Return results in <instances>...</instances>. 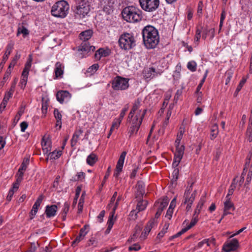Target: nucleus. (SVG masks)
I'll list each match as a JSON object with an SVG mask.
<instances>
[{"instance_id":"7","label":"nucleus","mask_w":252,"mask_h":252,"mask_svg":"<svg viewBox=\"0 0 252 252\" xmlns=\"http://www.w3.org/2000/svg\"><path fill=\"white\" fill-rule=\"evenodd\" d=\"M185 121V120H184L183 123L179 128V132L177 135L176 139L175 142L176 147L175 158H182L184 153L185 147L183 145L181 144L180 143L185 131V127L184 126Z\"/></svg>"},{"instance_id":"46","label":"nucleus","mask_w":252,"mask_h":252,"mask_svg":"<svg viewBox=\"0 0 252 252\" xmlns=\"http://www.w3.org/2000/svg\"><path fill=\"white\" fill-rule=\"evenodd\" d=\"M169 227V224L166 223L164 225L162 230L158 234V237L160 239L163 237L164 234L167 232Z\"/></svg>"},{"instance_id":"63","label":"nucleus","mask_w":252,"mask_h":252,"mask_svg":"<svg viewBox=\"0 0 252 252\" xmlns=\"http://www.w3.org/2000/svg\"><path fill=\"white\" fill-rule=\"evenodd\" d=\"M12 95H13V93H12L9 91H7L5 93V94L4 95L3 99L8 101L9 99L11 97H12Z\"/></svg>"},{"instance_id":"9","label":"nucleus","mask_w":252,"mask_h":252,"mask_svg":"<svg viewBox=\"0 0 252 252\" xmlns=\"http://www.w3.org/2000/svg\"><path fill=\"white\" fill-rule=\"evenodd\" d=\"M129 79L116 76L112 81V88L116 91L126 90L129 87Z\"/></svg>"},{"instance_id":"24","label":"nucleus","mask_w":252,"mask_h":252,"mask_svg":"<svg viewBox=\"0 0 252 252\" xmlns=\"http://www.w3.org/2000/svg\"><path fill=\"white\" fill-rule=\"evenodd\" d=\"M247 137L249 142L252 141V111L249 118V123L247 130Z\"/></svg>"},{"instance_id":"49","label":"nucleus","mask_w":252,"mask_h":252,"mask_svg":"<svg viewBox=\"0 0 252 252\" xmlns=\"http://www.w3.org/2000/svg\"><path fill=\"white\" fill-rule=\"evenodd\" d=\"M246 81H247V78H243V79H242V80L239 83V84L238 85V87H237V89L236 90V91L235 92V94H236L241 90L242 88L243 87V86H244V85L246 83Z\"/></svg>"},{"instance_id":"60","label":"nucleus","mask_w":252,"mask_h":252,"mask_svg":"<svg viewBox=\"0 0 252 252\" xmlns=\"http://www.w3.org/2000/svg\"><path fill=\"white\" fill-rule=\"evenodd\" d=\"M97 158H87V163L93 166L97 161Z\"/></svg>"},{"instance_id":"13","label":"nucleus","mask_w":252,"mask_h":252,"mask_svg":"<svg viewBox=\"0 0 252 252\" xmlns=\"http://www.w3.org/2000/svg\"><path fill=\"white\" fill-rule=\"evenodd\" d=\"M90 11V6L87 2L80 3L75 10L76 16L79 18H84L89 16Z\"/></svg>"},{"instance_id":"2","label":"nucleus","mask_w":252,"mask_h":252,"mask_svg":"<svg viewBox=\"0 0 252 252\" xmlns=\"http://www.w3.org/2000/svg\"><path fill=\"white\" fill-rule=\"evenodd\" d=\"M143 43L146 48H155L159 41L158 32L151 25L145 26L142 30Z\"/></svg>"},{"instance_id":"61","label":"nucleus","mask_w":252,"mask_h":252,"mask_svg":"<svg viewBox=\"0 0 252 252\" xmlns=\"http://www.w3.org/2000/svg\"><path fill=\"white\" fill-rule=\"evenodd\" d=\"M105 215V211L104 210L101 211L99 213V215L97 216V220L100 223L102 222L103 221V218Z\"/></svg>"},{"instance_id":"53","label":"nucleus","mask_w":252,"mask_h":252,"mask_svg":"<svg viewBox=\"0 0 252 252\" xmlns=\"http://www.w3.org/2000/svg\"><path fill=\"white\" fill-rule=\"evenodd\" d=\"M54 115L56 120H62V115L58 109H55L54 110Z\"/></svg>"},{"instance_id":"31","label":"nucleus","mask_w":252,"mask_h":252,"mask_svg":"<svg viewBox=\"0 0 252 252\" xmlns=\"http://www.w3.org/2000/svg\"><path fill=\"white\" fill-rule=\"evenodd\" d=\"M82 131L81 130H77L74 132L71 140V144L72 147L76 145L79 137L82 135Z\"/></svg>"},{"instance_id":"59","label":"nucleus","mask_w":252,"mask_h":252,"mask_svg":"<svg viewBox=\"0 0 252 252\" xmlns=\"http://www.w3.org/2000/svg\"><path fill=\"white\" fill-rule=\"evenodd\" d=\"M28 124L26 122H23L20 124L21 131L22 132H25V130L28 127Z\"/></svg>"},{"instance_id":"42","label":"nucleus","mask_w":252,"mask_h":252,"mask_svg":"<svg viewBox=\"0 0 252 252\" xmlns=\"http://www.w3.org/2000/svg\"><path fill=\"white\" fill-rule=\"evenodd\" d=\"M235 179H234L233 180V183H232V184L231 185V186L230 187V189L228 190V193H227V195L226 196V199H230V196L232 195V194L233 193L234 190L236 188V186L234 183L235 182Z\"/></svg>"},{"instance_id":"18","label":"nucleus","mask_w":252,"mask_h":252,"mask_svg":"<svg viewBox=\"0 0 252 252\" xmlns=\"http://www.w3.org/2000/svg\"><path fill=\"white\" fill-rule=\"evenodd\" d=\"M144 76L146 79H151L158 75H160V72H157L155 69L153 67L145 69L144 72Z\"/></svg>"},{"instance_id":"10","label":"nucleus","mask_w":252,"mask_h":252,"mask_svg":"<svg viewBox=\"0 0 252 252\" xmlns=\"http://www.w3.org/2000/svg\"><path fill=\"white\" fill-rule=\"evenodd\" d=\"M141 8L145 11L152 12L159 6V0H139Z\"/></svg>"},{"instance_id":"12","label":"nucleus","mask_w":252,"mask_h":252,"mask_svg":"<svg viewBox=\"0 0 252 252\" xmlns=\"http://www.w3.org/2000/svg\"><path fill=\"white\" fill-rule=\"evenodd\" d=\"M198 215L196 214H193L192 219L189 223V221L187 220H186L183 222V225L184 226V228H183L181 231L178 232L175 235L170 237L169 238L170 240H172L173 239L177 238L182 234H184L186 232H187L188 230L190 229L192 226H193L198 221Z\"/></svg>"},{"instance_id":"52","label":"nucleus","mask_w":252,"mask_h":252,"mask_svg":"<svg viewBox=\"0 0 252 252\" xmlns=\"http://www.w3.org/2000/svg\"><path fill=\"white\" fill-rule=\"evenodd\" d=\"M249 169L250 171H252V158H248L245 164V167L244 170Z\"/></svg>"},{"instance_id":"40","label":"nucleus","mask_w":252,"mask_h":252,"mask_svg":"<svg viewBox=\"0 0 252 252\" xmlns=\"http://www.w3.org/2000/svg\"><path fill=\"white\" fill-rule=\"evenodd\" d=\"M20 34H22L24 37H25L26 35L29 34V31L28 29L22 26L19 27L17 31V35H19Z\"/></svg>"},{"instance_id":"26","label":"nucleus","mask_w":252,"mask_h":252,"mask_svg":"<svg viewBox=\"0 0 252 252\" xmlns=\"http://www.w3.org/2000/svg\"><path fill=\"white\" fill-rule=\"evenodd\" d=\"M63 66L61 63L57 62L56 63L55 73L56 78L62 77V75L63 74Z\"/></svg>"},{"instance_id":"21","label":"nucleus","mask_w":252,"mask_h":252,"mask_svg":"<svg viewBox=\"0 0 252 252\" xmlns=\"http://www.w3.org/2000/svg\"><path fill=\"white\" fill-rule=\"evenodd\" d=\"M115 214V213L114 212H111L110 214L109 219L107 221L108 227L105 231V233L107 234L109 233L116 220V217L114 216Z\"/></svg>"},{"instance_id":"44","label":"nucleus","mask_w":252,"mask_h":252,"mask_svg":"<svg viewBox=\"0 0 252 252\" xmlns=\"http://www.w3.org/2000/svg\"><path fill=\"white\" fill-rule=\"evenodd\" d=\"M30 162L29 159L27 158L25 160H24L23 162L22 163L19 170L22 171L23 172H25L27 168L28 165H29Z\"/></svg>"},{"instance_id":"25","label":"nucleus","mask_w":252,"mask_h":252,"mask_svg":"<svg viewBox=\"0 0 252 252\" xmlns=\"http://www.w3.org/2000/svg\"><path fill=\"white\" fill-rule=\"evenodd\" d=\"M136 189L137 190V196H139V197L142 196L145 193L144 183L141 181H138L136 186Z\"/></svg>"},{"instance_id":"57","label":"nucleus","mask_w":252,"mask_h":252,"mask_svg":"<svg viewBox=\"0 0 252 252\" xmlns=\"http://www.w3.org/2000/svg\"><path fill=\"white\" fill-rule=\"evenodd\" d=\"M117 196V192L116 191L114 193V194L111 199L110 202L108 205L109 208H111L113 206V205L114 204L115 201L116 200Z\"/></svg>"},{"instance_id":"19","label":"nucleus","mask_w":252,"mask_h":252,"mask_svg":"<svg viewBox=\"0 0 252 252\" xmlns=\"http://www.w3.org/2000/svg\"><path fill=\"white\" fill-rule=\"evenodd\" d=\"M58 207L56 205L47 206L46 207L45 214L47 218L54 217L56 215Z\"/></svg>"},{"instance_id":"37","label":"nucleus","mask_w":252,"mask_h":252,"mask_svg":"<svg viewBox=\"0 0 252 252\" xmlns=\"http://www.w3.org/2000/svg\"><path fill=\"white\" fill-rule=\"evenodd\" d=\"M157 223L156 220L153 219L150 220L149 222L147 223L146 226L145 227L144 230L147 232H150L152 228L154 227V226Z\"/></svg>"},{"instance_id":"50","label":"nucleus","mask_w":252,"mask_h":252,"mask_svg":"<svg viewBox=\"0 0 252 252\" xmlns=\"http://www.w3.org/2000/svg\"><path fill=\"white\" fill-rule=\"evenodd\" d=\"M47 109H48V105H47V101L43 102L42 104V108H41L42 113V117H45L46 114L47 112Z\"/></svg>"},{"instance_id":"62","label":"nucleus","mask_w":252,"mask_h":252,"mask_svg":"<svg viewBox=\"0 0 252 252\" xmlns=\"http://www.w3.org/2000/svg\"><path fill=\"white\" fill-rule=\"evenodd\" d=\"M173 213V210L168 208L167 211L166 215H165V218H166L168 220H170L171 218H172Z\"/></svg>"},{"instance_id":"38","label":"nucleus","mask_w":252,"mask_h":252,"mask_svg":"<svg viewBox=\"0 0 252 252\" xmlns=\"http://www.w3.org/2000/svg\"><path fill=\"white\" fill-rule=\"evenodd\" d=\"M218 126L217 125L215 124L212 126L211 129V139L215 138L218 134Z\"/></svg>"},{"instance_id":"27","label":"nucleus","mask_w":252,"mask_h":252,"mask_svg":"<svg viewBox=\"0 0 252 252\" xmlns=\"http://www.w3.org/2000/svg\"><path fill=\"white\" fill-rule=\"evenodd\" d=\"M14 45L13 42H10L7 45L6 51L3 57V62H5L8 58L9 55L13 49Z\"/></svg>"},{"instance_id":"5","label":"nucleus","mask_w":252,"mask_h":252,"mask_svg":"<svg viewBox=\"0 0 252 252\" xmlns=\"http://www.w3.org/2000/svg\"><path fill=\"white\" fill-rule=\"evenodd\" d=\"M119 44L121 49L129 50L136 45V40L133 34L125 32L121 34L119 39Z\"/></svg>"},{"instance_id":"4","label":"nucleus","mask_w":252,"mask_h":252,"mask_svg":"<svg viewBox=\"0 0 252 252\" xmlns=\"http://www.w3.org/2000/svg\"><path fill=\"white\" fill-rule=\"evenodd\" d=\"M69 8V4L66 1L60 0L52 6L51 14L54 17L63 18L67 16Z\"/></svg>"},{"instance_id":"33","label":"nucleus","mask_w":252,"mask_h":252,"mask_svg":"<svg viewBox=\"0 0 252 252\" xmlns=\"http://www.w3.org/2000/svg\"><path fill=\"white\" fill-rule=\"evenodd\" d=\"M148 202L146 200H142L138 202L136 206V210L138 212L143 211L147 206Z\"/></svg>"},{"instance_id":"14","label":"nucleus","mask_w":252,"mask_h":252,"mask_svg":"<svg viewBox=\"0 0 252 252\" xmlns=\"http://www.w3.org/2000/svg\"><path fill=\"white\" fill-rule=\"evenodd\" d=\"M52 142L50 136L44 135L42 139L41 145L44 155H48L51 150Z\"/></svg>"},{"instance_id":"55","label":"nucleus","mask_w":252,"mask_h":252,"mask_svg":"<svg viewBox=\"0 0 252 252\" xmlns=\"http://www.w3.org/2000/svg\"><path fill=\"white\" fill-rule=\"evenodd\" d=\"M140 249H141V247L140 246V245L136 243V244H134L132 245V246H130L128 248V250L129 251H139V250H140Z\"/></svg>"},{"instance_id":"54","label":"nucleus","mask_w":252,"mask_h":252,"mask_svg":"<svg viewBox=\"0 0 252 252\" xmlns=\"http://www.w3.org/2000/svg\"><path fill=\"white\" fill-rule=\"evenodd\" d=\"M43 196L42 195H40L33 206L38 208L43 200Z\"/></svg>"},{"instance_id":"34","label":"nucleus","mask_w":252,"mask_h":252,"mask_svg":"<svg viewBox=\"0 0 252 252\" xmlns=\"http://www.w3.org/2000/svg\"><path fill=\"white\" fill-rule=\"evenodd\" d=\"M69 204L68 202H65L63 204V210H62L63 213L62 214V217L63 220H65L66 214H67V213L69 211Z\"/></svg>"},{"instance_id":"32","label":"nucleus","mask_w":252,"mask_h":252,"mask_svg":"<svg viewBox=\"0 0 252 252\" xmlns=\"http://www.w3.org/2000/svg\"><path fill=\"white\" fill-rule=\"evenodd\" d=\"M205 202V199L204 197H201L197 203L196 209L194 210V214L199 215L200 211L201 210L202 207Z\"/></svg>"},{"instance_id":"51","label":"nucleus","mask_w":252,"mask_h":252,"mask_svg":"<svg viewBox=\"0 0 252 252\" xmlns=\"http://www.w3.org/2000/svg\"><path fill=\"white\" fill-rule=\"evenodd\" d=\"M128 108H129L128 105V104L126 105L125 106V107L122 110L121 113L120 114V116L119 117V118H120L121 120H123V119L124 118V116L126 115V112L128 110Z\"/></svg>"},{"instance_id":"3","label":"nucleus","mask_w":252,"mask_h":252,"mask_svg":"<svg viewBox=\"0 0 252 252\" xmlns=\"http://www.w3.org/2000/svg\"><path fill=\"white\" fill-rule=\"evenodd\" d=\"M122 15L125 20L130 23L140 21L142 18V11L134 6L125 8L122 12Z\"/></svg>"},{"instance_id":"36","label":"nucleus","mask_w":252,"mask_h":252,"mask_svg":"<svg viewBox=\"0 0 252 252\" xmlns=\"http://www.w3.org/2000/svg\"><path fill=\"white\" fill-rule=\"evenodd\" d=\"M122 120L120 118H115L112 123L111 127V132H112L114 129H118L122 122Z\"/></svg>"},{"instance_id":"45","label":"nucleus","mask_w":252,"mask_h":252,"mask_svg":"<svg viewBox=\"0 0 252 252\" xmlns=\"http://www.w3.org/2000/svg\"><path fill=\"white\" fill-rule=\"evenodd\" d=\"M138 211L136 210H132L129 213L128 219L129 220H134L137 218Z\"/></svg>"},{"instance_id":"48","label":"nucleus","mask_w":252,"mask_h":252,"mask_svg":"<svg viewBox=\"0 0 252 252\" xmlns=\"http://www.w3.org/2000/svg\"><path fill=\"white\" fill-rule=\"evenodd\" d=\"M77 178H74L72 179V181H75L77 180L82 181L83 179H85V173L83 172H80L77 173Z\"/></svg>"},{"instance_id":"30","label":"nucleus","mask_w":252,"mask_h":252,"mask_svg":"<svg viewBox=\"0 0 252 252\" xmlns=\"http://www.w3.org/2000/svg\"><path fill=\"white\" fill-rule=\"evenodd\" d=\"M99 64L98 63H94L93 64L92 66L89 67L86 72L87 76H91L94 74L96 71L99 68Z\"/></svg>"},{"instance_id":"39","label":"nucleus","mask_w":252,"mask_h":252,"mask_svg":"<svg viewBox=\"0 0 252 252\" xmlns=\"http://www.w3.org/2000/svg\"><path fill=\"white\" fill-rule=\"evenodd\" d=\"M24 173V172L20 171V170L18 169V171L15 175V177L16 179L15 181L16 184V186H17L18 184H20V183L23 180Z\"/></svg>"},{"instance_id":"58","label":"nucleus","mask_w":252,"mask_h":252,"mask_svg":"<svg viewBox=\"0 0 252 252\" xmlns=\"http://www.w3.org/2000/svg\"><path fill=\"white\" fill-rule=\"evenodd\" d=\"M38 208L37 207H35L34 206H32V209L30 212V215L31 216V219H32L34 216L37 212Z\"/></svg>"},{"instance_id":"22","label":"nucleus","mask_w":252,"mask_h":252,"mask_svg":"<svg viewBox=\"0 0 252 252\" xmlns=\"http://www.w3.org/2000/svg\"><path fill=\"white\" fill-rule=\"evenodd\" d=\"M109 55V51L108 50H104L100 48L96 51L95 53V59L97 60H99L102 57H107Z\"/></svg>"},{"instance_id":"6","label":"nucleus","mask_w":252,"mask_h":252,"mask_svg":"<svg viewBox=\"0 0 252 252\" xmlns=\"http://www.w3.org/2000/svg\"><path fill=\"white\" fill-rule=\"evenodd\" d=\"M185 121V120H184L183 123L179 128V132L177 135L176 139L175 142L176 147L175 158H182L184 153L185 147L183 145L181 144L180 143L185 131V127L184 126Z\"/></svg>"},{"instance_id":"16","label":"nucleus","mask_w":252,"mask_h":252,"mask_svg":"<svg viewBox=\"0 0 252 252\" xmlns=\"http://www.w3.org/2000/svg\"><path fill=\"white\" fill-rule=\"evenodd\" d=\"M238 247V240L236 239H233L223 246V249L226 252H229L235 250Z\"/></svg>"},{"instance_id":"47","label":"nucleus","mask_w":252,"mask_h":252,"mask_svg":"<svg viewBox=\"0 0 252 252\" xmlns=\"http://www.w3.org/2000/svg\"><path fill=\"white\" fill-rule=\"evenodd\" d=\"M201 31L200 29H197L196 31V34L194 39V43L196 46L198 44V42L201 37Z\"/></svg>"},{"instance_id":"43","label":"nucleus","mask_w":252,"mask_h":252,"mask_svg":"<svg viewBox=\"0 0 252 252\" xmlns=\"http://www.w3.org/2000/svg\"><path fill=\"white\" fill-rule=\"evenodd\" d=\"M196 63L194 61L189 62L187 64L188 68L192 72L196 70Z\"/></svg>"},{"instance_id":"28","label":"nucleus","mask_w":252,"mask_h":252,"mask_svg":"<svg viewBox=\"0 0 252 252\" xmlns=\"http://www.w3.org/2000/svg\"><path fill=\"white\" fill-rule=\"evenodd\" d=\"M93 31L91 30H87L82 32L80 34V38L84 41L89 40L92 36Z\"/></svg>"},{"instance_id":"41","label":"nucleus","mask_w":252,"mask_h":252,"mask_svg":"<svg viewBox=\"0 0 252 252\" xmlns=\"http://www.w3.org/2000/svg\"><path fill=\"white\" fill-rule=\"evenodd\" d=\"M204 242L205 244L209 247H211L212 246L215 245V239L213 237H211L208 239H205Z\"/></svg>"},{"instance_id":"29","label":"nucleus","mask_w":252,"mask_h":252,"mask_svg":"<svg viewBox=\"0 0 252 252\" xmlns=\"http://www.w3.org/2000/svg\"><path fill=\"white\" fill-rule=\"evenodd\" d=\"M168 203V199L167 198H164L161 200H159L156 202V206L158 209L161 210V211L167 206Z\"/></svg>"},{"instance_id":"64","label":"nucleus","mask_w":252,"mask_h":252,"mask_svg":"<svg viewBox=\"0 0 252 252\" xmlns=\"http://www.w3.org/2000/svg\"><path fill=\"white\" fill-rule=\"evenodd\" d=\"M36 250V247L35 244H32L31 247L26 252H35Z\"/></svg>"},{"instance_id":"11","label":"nucleus","mask_w":252,"mask_h":252,"mask_svg":"<svg viewBox=\"0 0 252 252\" xmlns=\"http://www.w3.org/2000/svg\"><path fill=\"white\" fill-rule=\"evenodd\" d=\"M32 55H30L28 61H27L25 67L22 73L20 82L19 85L22 89H24L27 85L28 81L29 71L32 66Z\"/></svg>"},{"instance_id":"8","label":"nucleus","mask_w":252,"mask_h":252,"mask_svg":"<svg viewBox=\"0 0 252 252\" xmlns=\"http://www.w3.org/2000/svg\"><path fill=\"white\" fill-rule=\"evenodd\" d=\"M196 191L193 190L192 184L187 187L186 189L183 197V203L187 205L186 210L187 211H189L191 209L192 204L196 196Z\"/></svg>"},{"instance_id":"35","label":"nucleus","mask_w":252,"mask_h":252,"mask_svg":"<svg viewBox=\"0 0 252 252\" xmlns=\"http://www.w3.org/2000/svg\"><path fill=\"white\" fill-rule=\"evenodd\" d=\"M62 154V150L60 149H56L52 152H49L47 156H49L50 158H60Z\"/></svg>"},{"instance_id":"15","label":"nucleus","mask_w":252,"mask_h":252,"mask_svg":"<svg viewBox=\"0 0 252 252\" xmlns=\"http://www.w3.org/2000/svg\"><path fill=\"white\" fill-rule=\"evenodd\" d=\"M57 99L60 103H63L64 102L68 101L71 98L70 93L66 91H62L59 92L57 94Z\"/></svg>"},{"instance_id":"56","label":"nucleus","mask_w":252,"mask_h":252,"mask_svg":"<svg viewBox=\"0 0 252 252\" xmlns=\"http://www.w3.org/2000/svg\"><path fill=\"white\" fill-rule=\"evenodd\" d=\"M179 170L178 168H175L172 173V180L174 181H176L178 178L179 176Z\"/></svg>"},{"instance_id":"20","label":"nucleus","mask_w":252,"mask_h":252,"mask_svg":"<svg viewBox=\"0 0 252 252\" xmlns=\"http://www.w3.org/2000/svg\"><path fill=\"white\" fill-rule=\"evenodd\" d=\"M124 159L125 158H119L118 160L113 174L114 177L118 178L120 175V173L122 172L124 164Z\"/></svg>"},{"instance_id":"1","label":"nucleus","mask_w":252,"mask_h":252,"mask_svg":"<svg viewBox=\"0 0 252 252\" xmlns=\"http://www.w3.org/2000/svg\"><path fill=\"white\" fill-rule=\"evenodd\" d=\"M140 106L141 101L138 99L134 102L128 115L127 121L130 124L128 131L129 137L133 136L137 133L146 114V110L140 109Z\"/></svg>"},{"instance_id":"23","label":"nucleus","mask_w":252,"mask_h":252,"mask_svg":"<svg viewBox=\"0 0 252 252\" xmlns=\"http://www.w3.org/2000/svg\"><path fill=\"white\" fill-rule=\"evenodd\" d=\"M94 47L90 46L88 42L86 41L83 42L79 47V51L81 52H84L85 53H88L91 50L93 51L94 49Z\"/></svg>"},{"instance_id":"17","label":"nucleus","mask_w":252,"mask_h":252,"mask_svg":"<svg viewBox=\"0 0 252 252\" xmlns=\"http://www.w3.org/2000/svg\"><path fill=\"white\" fill-rule=\"evenodd\" d=\"M235 207L230 199H226L224 202L223 216L230 214V211H234Z\"/></svg>"}]
</instances>
